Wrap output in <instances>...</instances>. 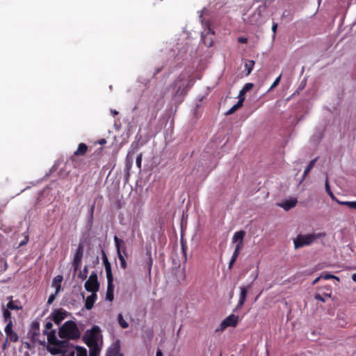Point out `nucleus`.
I'll return each instance as SVG.
<instances>
[{
  "mask_svg": "<svg viewBox=\"0 0 356 356\" xmlns=\"http://www.w3.org/2000/svg\"><path fill=\"white\" fill-rule=\"evenodd\" d=\"M99 329L94 326L90 333L84 337V341L89 348V356H99L102 349V342H99Z\"/></svg>",
  "mask_w": 356,
  "mask_h": 356,
  "instance_id": "nucleus-1",
  "label": "nucleus"
},
{
  "mask_svg": "<svg viewBox=\"0 0 356 356\" xmlns=\"http://www.w3.org/2000/svg\"><path fill=\"white\" fill-rule=\"evenodd\" d=\"M58 336L61 339L76 340L80 338L81 332L74 321H67L59 328Z\"/></svg>",
  "mask_w": 356,
  "mask_h": 356,
  "instance_id": "nucleus-2",
  "label": "nucleus"
},
{
  "mask_svg": "<svg viewBox=\"0 0 356 356\" xmlns=\"http://www.w3.org/2000/svg\"><path fill=\"white\" fill-rule=\"evenodd\" d=\"M102 254L107 278L106 300L111 302L114 299V284L111 265L104 250H102Z\"/></svg>",
  "mask_w": 356,
  "mask_h": 356,
  "instance_id": "nucleus-3",
  "label": "nucleus"
},
{
  "mask_svg": "<svg viewBox=\"0 0 356 356\" xmlns=\"http://www.w3.org/2000/svg\"><path fill=\"white\" fill-rule=\"evenodd\" d=\"M325 236V233H312L307 234H298L293 239L295 249L312 245L316 239Z\"/></svg>",
  "mask_w": 356,
  "mask_h": 356,
  "instance_id": "nucleus-4",
  "label": "nucleus"
},
{
  "mask_svg": "<svg viewBox=\"0 0 356 356\" xmlns=\"http://www.w3.org/2000/svg\"><path fill=\"white\" fill-rule=\"evenodd\" d=\"M266 10L265 4L259 5L257 9L250 15L246 20L248 24L254 26H260L264 22L263 14Z\"/></svg>",
  "mask_w": 356,
  "mask_h": 356,
  "instance_id": "nucleus-5",
  "label": "nucleus"
},
{
  "mask_svg": "<svg viewBox=\"0 0 356 356\" xmlns=\"http://www.w3.org/2000/svg\"><path fill=\"white\" fill-rule=\"evenodd\" d=\"M114 242L116 247L118 257L120 262V266L123 269L127 267L125 257H128L126 246L123 240L120 239L117 236H114Z\"/></svg>",
  "mask_w": 356,
  "mask_h": 356,
  "instance_id": "nucleus-6",
  "label": "nucleus"
},
{
  "mask_svg": "<svg viewBox=\"0 0 356 356\" xmlns=\"http://www.w3.org/2000/svg\"><path fill=\"white\" fill-rule=\"evenodd\" d=\"M187 82L188 81L181 76H179L174 81L173 87H174V90L175 91V94H174L175 97H178V96L183 97L186 95V93L188 92V89L186 88H187V85L188 83Z\"/></svg>",
  "mask_w": 356,
  "mask_h": 356,
  "instance_id": "nucleus-7",
  "label": "nucleus"
},
{
  "mask_svg": "<svg viewBox=\"0 0 356 356\" xmlns=\"http://www.w3.org/2000/svg\"><path fill=\"white\" fill-rule=\"evenodd\" d=\"M85 289L87 291L96 293L99 290V283L98 282L97 274L92 272L89 276L88 280L85 282Z\"/></svg>",
  "mask_w": 356,
  "mask_h": 356,
  "instance_id": "nucleus-8",
  "label": "nucleus"
},
{
  "mask_svg": "<svg viewBox=\"0 0 356 356\" xmlns=\"http://www.w3.org/2000/svg\"><path fill=\"white\" fill-rule=\"evenodd\" d=\"M83 251V245L82 243H79L77 249L76 250L72 261V266L74 272H76L81 267Z\"/></svg>",
  "mask_w": 356,
  "mask_h": 356,
  "instance_id": "nucleus-9",
  "label": "nucleus"
},
{
  "mask_svg": "<svg viewBox=\"0 0 356 356\" xmlns=\"http://www.w3.org/2000/svg\"><path fill=\"white\" fill-rule=\"evenodd\" d=\"M88 147L86 144L81 143L79 144L76 150L74 152L73 155L70 157L74 167L77 166V159L79 156H84L88 152Z\"/></svg>",
  "mask_w": 356,
  "mask_h": 356,
  "instance_id": "nucleus-10",
  "label": "nucleus"
},
{
  "mask_svg": "<svg viewBox=\"0 0 356 356\" xmlns=\"http://www.w3.org/2000/svg\"><path fill=\"white\" fill-rule=\"evenodd\" d=\"M238 322V316L230 314L225 318L220 325V330H223L227 327H236Z\"/></svg>",
  "mask_w": 356,
  "mask_h": 356,
  "instance_id": "nucleus-11",
  "label": "nucleus"
},
{
  "mask_svg": "<svg viewBox=\"0 0 356 356\" xmlns=\"http://www.w3.org/2000/svg\"><path fill=\"white\" fill-rule=\"evenodd\" d=\"M206 26L207 27V33H202V40L205 46L210 47L213 44V36L214 35V32L209 27V24H207Z\"/></svg>",
  "mask_w": 356,
  "mask_h": 356,
  "instance_id": "nucleus-12",
  "label": "nucleus"
},
{
  "mask_svg": "<svg viewBox=\"0 0 356 356\" xmlns=\"http://www.w3.org/2000/svg\"><path fill=\"white\" fill-rule=\"evenodd\" d=\"M67 346V341L58 340L57 343H56L55 348H50L49 351L53 355L60 354L65 352Z\"/></svg>",
  "mask_w": 356,
  "mask_h": 356,
  "instance_id": "nucleus-13",
  "label": "nucleus"
},
{
  "mask_svg": "<svg viewBox=\"0 0 356 356\" xmlns=\"http://www.w3.org/2000/svg\"><path fill=\"white\" fill-rule=\"evenodd\" d=\"M52 320L56 325H59L66 316V311L63 309L54 310L51 313Z\"/></svg>",
  "mask_w": 356,
  "mask_h": 356,
  "instance_id": "nucleus-14",
  "label": "nucleus"
},
{
  "mask_svg": "<svg viewBox=\"0 0 356 356\" xmlns=\"http://www.w3.org/2000/svg\"><path fill=\"white\" fill-rule=\"evenodd\" d=\"M13 325L6 324L4 331L6 334L7 339H8L12 342H17L19 340V337L17 334L13 331Z\"/></svg>",
  "mask_w": 356,
  "mask_h": 356,
  "instance_id": "nucleus-15",
  "label": "nucleus"
},
{
  "mask_svg": "<svg viewBox=\"0 0 356 356\" xmlns=\"http://www.w3.org/2000/svg\"><path fill=\"white\" fill-rule=\"evenodd\" d=\"M29 334L33 342L37 341V338L40 335V323L38 321H33L29 330Z\"/></svg>",
  "mask_w": 356,
  "mask_h": 356,
  "instance_id": "nucleus-16",
  "label": "nucleus"
},
{
  "mask_svg": "<svg viewBox=\"0 0 356 356\" xmlns=\"http://www.w3.org/2000/svg\"><path fill=\"white\" fill-rule=\"evenodd\" d=\"M250 288V284L247 286L246 287H245V286L241 287L240 297H239V300H238V305L236 306V309L241 308L242 306L244 305L245 300H246L247 294H248V290Z\"/></svg>",
  "mask_w": 356,
  "mask_h": 356,
  "instance_id": "nucleus-17",
  "label": "nucleus"
},
{
  "mask_svg": "<svg viewBox=\"0 0 356 356\" xmlns=\"http://www.w3.org/2000/svg\"><path fill=\"white\" fill-rule=\"evenodd\" d=\"M97 298V295L96 293H92L91 295L88 296L85 301V307L86 309H91L93 307V305Z\"/></svg>",
  "mask_w": 356,
  "mask_h": 356,
  "instance_id": "nucleus-18",
  "label": "nucleus"
},
{
  "mask_svg": "<svg viewBox=\"0 0 356 356\" xmlns=\"http://www.w3.org/2000/svg\"><path fill=\"white\" fill-rule=\"evenodd\" d=\"M297 202L298 201L296 199H291L282 202L281 204H280V207L283 208L285 211H289L293 208L296 205Z\"/></svg>",
  "mask_w": 356,
  "mask_h": 356,
  "instance_id": "nucleus-19",
  "label": "nucleus"
},
{
  "mask_svg": "<svg viewBox=\"0 0 356 356\" xmlns=\"http://www.w3.org/2000/svg\"><path fill=\"white\" fill-rule=\"evenodd\" d=\"M318 160V157H316L314 158V159H312L309 165L306 167L305 171H304V173L302 175V177L300 180V183H302L305 179V178L307 177V175L309 173V172L311 171V170L314 168V166L315 165L316 161Z\"/></svg>",
  "mask_w": 356,
  "mask_h": 356,
  "instance_id": "nucleus-20",
  "label": "nucleus"
},
{
  "mask_svg": "<svg viewBox=\"0 0 356 356\" xmlns=\"http://www.w3.org/2000/svg\"><path fill=\"white\" fill-rule=\"evenodd\" d=\"M44 334L47 335V340H48L49 343L51 345H53V346H56V343H57L58 339H57V338L56 337L55 331L54 330H52L50 332L44 331Z\"/></svg>",
  "mask_w": 356,
  "mask_h": 356,
  "instance_id": "nucleus-21",
  "label": "nucleus"
},
{
  "mask_svg": "<svg viewBox=\"0 0 356 356\" xmlns=\"http://www.w3.org/2000/svg\"><path fill=\"white\" fill-rule=\"evenodd\" d=\"M244 100H245V97H241L238 99V102L235 105H234L229 111H227L226 112V115H231V114L234 113L235 111H236L238 108H240L243 106Z\"/></svg>",
  "mask_w": 356,
  "mask_h": 356,
  "instance_id": "nucleus-22",
  "label": "nucleus"
},
{
  "mask_svg": "<svg viewBox=\"0 0 356 356\" xmlns=\"http://www.w3.org/2000/svg\"><path fill=\"white\" fill-rule=\"evenodd\" d=\"M244 100H245V97H241L238 99V102L235 105H234L229 111H227L226 112V115H231V114L234 113L235 111H236L238 108H240L243 106Z\"/></svg>",
  "mask_w": 356,
  "mask_h": 356,
  "instance_id": "nucleus-23",
  "label": "nucleus"
},
{
  "mask_svg": "<svg viewBox=\"0 0 356 356\" xmlns=\"http://www.w3.org/2000/svg\"><path fill=\"white\" fill-rule=\"evenodd\" d=\"M244 100H245V97H241L238 99V102L235 105H234L229 111H227L226 112V115H231V114L234 113L235 111H236L238 108H240L243 106Z\"/></svg>",
  "mask_w": 356,
  "mask_h": 356,
  "instance_id": "nucleus-24",
  "label": "nucleus"
},
{
  "mask_svg": "<svg viewBox=\"0 0 356 356\" xmlns=\"http://www.w3.org/2000/svg\"><path fill=\"white\" fill-rule=\"evenodd\" d=\"M244 100H245V97H241L238 99V102L235 105H234L229 111H227L226 112V115H231V114L234 113L235 111H236L238 108H240L243 106Z\"/></svg>",
  "mask_w": 356,
  "mask_h": 356,
  "instance_id": "nucleus-25",
  "label": "nucleus"
},
{
  "mask_svg": "<svg viewBox=\"0 0 356 356\" xmlns=\"http://www.w3.org/2000/svg\"><path fill=\"white\" fill-rule=\"evenodd\" d=\"M245 235V232L243 230H240L238 232H236L234 233L233 237H232V242L233 243H238V242H243V238Z\"/></svg>",
  "mask_w": 356,
  "mask_h": 356,
  "instance_id": "nucleus-26",
  "label": "nucleus"
},
{
  "mask_svg": "<svg viewBox=\"0 0 356 356\" xmlns=\"http://www.w3.org/2000/svg\"><path fill=\"white\" fill-rule=\"evenodd\" d=\"M106 356H122V355L120 353V346L116 345L109 348L106 352Z\"/></svg>",
  "mask_w": 356,
  "mask_h": 356,
  "instance_id": "nucleus-27",
  "label": "nucleus"
},
{
  "mask_svg": "<svg viewBox=\"0 0 356 356\" xmlns=\"http://www.w3.org/2000/svg\"><path fill=\"white\" fill-rule=\"evenodd\" d=\"M146 255L147 257V259L146 260V265L147 266L148 272H149V273H150L151 269H152V264H153V259H152V257L151 248L147 250Z\"/></svg>",
  "mask_w": 356,
  "mask_h": 356,
  "instance_id": "nucleus-28",
  "label": "nucleus"
},
{
  "mask_svg": "<svg viewBox=\"0 0 356 356\" xmlns=\"http://www.w3.org/2000/svg\"><path fill=\"white\" fill-rule=\"evenodd\" d=\"M3 318L4 322L7 323V324L13 325V321H12V314L11 312L8 309H4L3 312Z\"/></svg>",
  "mask_w": 356,
  "mask_h": 356,
  "instance_id": "nucleus-29",
  "label": "nucleus"
},
{
  "mask_svg": "<svg viewBox=\"0 0 356 356\" xmlns=\"http://www.w3.org/2000/svg\"><path fill=\"white\" fill-rule=\"evenodd\" d=\"M63 276L62 275H57L56 276L53 280V284L56 287V293H58L60 290V283L63 281Z\"/></svg>",
  "mask_w": 356,
  "mask_h": 356,
  "instance_id": "nucleus-30",
  "label": "nucleus"
},
{
  "mask_svg": "<svg viewBox=\"0 0 356 356\" xmlns=\"http://www.w3.org/2000/svg\"><path fill=\"white\" fill-rule=\"evenodd\" d=\"M13 296L8 297V299L10 300V301L8 302L6 307L8 310H20L22 309L21 306L16 305L14 302L12 300Z\"/></svg>",
  "mask_w": 356,
  "mask_h": 356,
  "instance_id": "nucleus-31",
  "label": "nucleus"
},
{
  "mask_svg": "<svg viewBox=\"0 0 356 356\" xmlns=\"http://www.w3.org/2000/svg\"><path fill=\"white\" fill-rule=\"evenodd\" d=\"M118 321L122 328H127L129 323L124 319L122 314H119L118 316Z\"/></svg>",
  "mask_w": 356,
  "mask_h": 356,
  "instance_id": "nucleus-32",
  "label": "nucleus"
},
{
  "mask_svg": "<svg viewBox=\"0 0 356 356\" xmlns=\"http://www.w3.org/2000/svg\"><path fill=\"white\" fill-rule=\"evenodd\" d=\"M254 61L252 60H248L245 64V69L247 70V74H250L252 70Z\"/></svg>",
  "mask_w": 356,
  "mask_h": 356,
  "instance_id": "nucleus-33",
  "label": "nucleus"
},
{
  "mask_svg": "<svg viewBox=\"0 0 356 356\" xmlns=\"http://www.w3.org/2000/svg\"><path fill=\"white\" fill-rule=\"evenodd\" d=\"M330 296H331L330 293H324L323 295H321L320 293H316L314 295V298L317 300L325 302V298H330Z\"/></svg>",
  "mask_w": 356,
  "mask_h": 356,
  "instance_id": "nucleus-34",
  "label": "nucleus"
},
{
  "mask_svg": "<svg viewBox=\"0 0 356 356\" xmlns=\"http://www.w3.org/2000/svg\"><path fill=\"white\" fill-rule=\"evenodd\" d=\"M8 268V264L5 259H0V274L6 271Z\"/></svg>",
  "mask_w": 356,
  "mask_h": 356,
  "instance_id": "nucleus-35",
  "label": "nucleus"
},
{
  "mask_svg": "<svg viewBox=\"0 0 356 356\" xmlns=\"http://www.w3.org/2000/svg\"><path fill=\"white\" fill-rule=\"evenodd\" d=\"M325 191L327 193V194L329 195V196L334 200H336V197L334 196V193H332V191H331L330 189V185H329V183H328V180L327 179H326L325 181Z\"/></svg>",
  "mask_w": 356,
  "mask_h": 356,
  "instance_id": "nucleus-36",
  "label": "nucleus"
},
{
  "mask_svg": "<svg viewBox=\"0 0 356 356\" xmlns=\"http://www.w3.org/2000/svg\"><path fill=\"white\" fill-rule=\"evenodd\" d=\"M280 80H281V74L275 79V80L274 81V82L273 83V84L271 85V86L270 87V88L268 89V91H270V90H273V88H275V87H277V85L280 83Z\"/></svg>",
  "mask_w": 356,
  "mask_h": 356,
  "instance_id": "nucleus-37",
  "label": "nucleus"
},
{
  "mask_svg": "<svg viewBox=\"0 0 356 356\" xmlns=\"http://www.w3.org/2000/svg\"><path fill=\"white\" fill-rule=\"evenodd\" d=\"M87 273H88V268H87V266H85L83 268V272L80 271V273L79 274V277H80L82 280H84L87 277Z\"/></svg>",
  "mask_w": 356,
  "mask_h": 356,
  "instance_id": "nucleus-38",
  "label": "nucleus"
},
{
  "mask_svg": "<svg viewBox=\"0 0 356 356\" xmlns=\"http://www.w3.org/2000/svg\"><path fill=\"white\" fill-rule=\"evenodd\" d=\"M77 356H87L86 349L83 348H77Z\"/></svg>",
  "mask_w": 356,
  "mask_h": 356,
  "instance_id": "nucleus-39",
  "label": "nucleus"
},
{
  "mask_svg": "<svg viewBox=\"0 0 356 356\" xmlns=\"http://www.w3.org/2000/svg\"><path fill=\"white\" fill-rule=\"evenodd\" d=\"M142 157H143V155L140 153V154H138L137 156V158H136V165L139 168V170L141 169Z\"/></svg>",
  "mask_w": 356,
  "mask_h": 356,
  "instance_id": "nucleus-40",
  "label": "nucleus"
},
{
  "mask_svg": "<svg viewBox=\"0 0 356 356\" xmlns=\"http://www.w3.org/2000/svg\"><path fill=\"white\" fill-rule=\"evenodd\" d=\"M321 277L323 278L324 280H330V279L339 280V278L337 277H336L335 275H330V274H328V273H326V274H324V275H321Z\"/></svg>",
  "mask_w": 356,
  "mask_h": 356,
  "instance_id": "nucleus-41",
  "label": "nucleus"
},
{
  "mask_svg": "<svg viewBox=\"0 0 356 356\" xmlns=\"http://www.w3.org/2000/svg\"><path fill=\"white\" fill-rule=\"evenodd\" d=\"M254 86V84L252 83H248L244 85L243 87V89L246 91V92L249 90H250Z\"/></svg>",
  "mask_w": 356,
  "mask_h": 356,
  "instance_id": "nucleus-42",
  "label": "nucleus"
},
{
  "mask_svg": "<svg viewBox=\"0 0 356 356\" xmlns=\"http://www.w3.org/2000/svg\"><path fill=\"white\" fill-rule=\"evenodd\" d=\"M58 293H56V291L55 292V293L54 294H51L48 298V301H47V303L49 305H51L52 304V302L54 301L55 298H56V296L57 295Z\"/></svg>",
  "mask_w": 356,
  "mask_h": 356,
  "instance_id": "nucleus-43",
  "label": "nucleus"
},
{
  "mask_svg": "<svg viewBox=\"0 0 356 356\" xmlns=\"http://www.w3.org/2000/svg\"><path fill=\"white\" fill-rule=\"evenodd\" d=\"M95 204L94 203L91 206V208H90V221H92V220H93V215H94V211H95Z\"/></svg>",
  "mask_w": 356,
  "mask_h": 356,
  "instance_id": "nucleus-44",
  "label": "nucleus"
},
{
  "mask_svg": "<svg viewBox=\"0 0 356 356\" xmlns=\"http://www.w3.org/2000/svg\"><path fill=\"white\" fill-rule=\"evenodd\" d=\"M347 206L350 209H356V201H348Z\"/></svg>",
  "mask_w": 356,
  "mask_h": 356,
  "instance_id": "nucleus-45",
  "label": "nucleus"
},
{
  "mask_svg": "<svg viewBox=\"0 0 356 356\" xmlns=\"http://www.w3.org/2000/svg\"><path fill=\"white\" fill-rule=\"evenodd\" d=\"M52 327H53V324H52V323H51V322H50V321H48V322H47V323H45V325H44V328H45V330H44V331H47V332H48V330H51V329L52 328Z\"/></svg>",
  "mask_w": 356,
  "mask_h": 356,
  "instance_id": "nucleus-46",
  "label": "nucleus"
},
{
  "mask_svg": "<svg viewBox=\"0 0 356 356\" xmlns=\"http://www.w3.org/2000/svg\"><path fill=\"white\" fill-rule=\"evenodd\" d=\"M243 248V242H238L236 243L235 250L237 251H241V250Z\"/></svg>",
  "mask_w": 356,
  "mask_h": 356,
  "instance_id": "nucleus-47",
  "label": "nucleus"
},
{
  "mask_svg": "<svg viewBox=\"0 0 356 356\" xmlns=\"http://www.w3.org/2000/svg\"><path fill=\"white\" fill-rule=\"evenodd\" d=\"M238 42L239 43H243V44H245L248 42V38H244V37H239L238 38Z\"/></svg>",
  "mask_w": 356,
  "mask_h": 356,
  "instance_id": "nucleus-48",
  "label": "nucleus"
},
{
  "mask_svg": "<svg viewBox=\"0 0 356 356\" xmlns=\"http://www.w3.org/2000/svg\"><path fill=\"white\" fill-rule=\"evenodd\" d=\"M239 254H240V251H237V250H234L233 254L232 256V259L236 260Z\"/></svg>",
  "mask_w": 356,
  "mask_h": 356,
  "instance_id": "nucleus-49",
  "label": "nucleus"
},
{
  "mask_svg": "<svg viewBox=\"0 0 356 356\" xmlns=\"http://www.w3.org/2000/svg\"><path fill=\"white\" fill-rule=\"evenodd\" d=\"M181 248H182V252L184 254L185 260H186V245H184L183 244V243H181Z\"/></svg>",
  "mask_w": 356,
  "mask_h": 356,
  "instance_id": "nucleus-50",
  "label": "nucleus"
},
{
  "mask_svg": "<svg viewBox=\"0 0 356 356\" xmlns=\"http://www.w3.org/2000/svg\"><path fill=\"white\" fill-rule=\"evenodd\" d=\"M339 204H341V205H346L347 206V204L348 202V201H340L339 200H337L336 198V200H334Z\"/></svg>",
  "mask_w": 356,
  "mask_h": 356,
  "instance_id": "nucleus-51",
  "label": "nucleus"
},
{
  "mask_svg": "<svg viewBox=\"0 0 356 356\" xmlns=\"http://www.w3.org/2000/svg\"><path fill=\"white\" fill-rule=\"evenodd\" d=\"M235 261H236L235 259H233L231 258L229 263V266H228L229 269H232Z\"/></svg>",
  "mask_w": 356,
  "mask_h": 356,
  "instance_id": "nucleus-52",
  "label": "nucleus"
},
{
  "mask_svg": "<svg viewBox=\"0 0 356 356\" xmlns=\"http://www.w3.org/2000/svg\"><path fill=\"white\" fill-rule=\"evenodd\" d=\"M277 23H273V24L272 26V31L274 33V34H275V33L277 31Z\"/></svg>",
  "mask_w": 356,
  "mask_h": 356,
  "instance_id": "nucleus-53",
  "label": "nucleus"
},
{
  "mask_svg": "<svg viewBox=\"0 0 356 356\" xmlns=\"http://www.w3.org/2000/svg\"><path fill=\"white\" fill-rule=\"evenodd\" d=\"M246 93V91H245L243 88L242 90H241L240 92H239V99L241 97H244V95Z\"/></svg>",
  "mask_w": 356,
  "mask_h": 356,
  "instance_id": "nucleus-54",
  "label": "nucleus"
},
{
  "mask_svg": "<svg viewBox=\"0 0 356 356\" xmlns=\"http://www.w3.org/2000/svg\"><path fill=\"white\" fill-rule=\"evenodd\" d=\"M99 145H104L106 143V140L104 139V138H102L100 139L98 142H97Z\"/></svg>",
  "mask_w": 356,
  "mask_h": 356,
  "instance_id": "nucleus-55",
  "label": "nucleus"
},
{
  "mask_svg": "<svg viewBox=\"0 0 356 356\" xmlns=\"http://www.w3.org/2000/svg\"><path fill=\"white\" fill-rule=\"evenodd\" d=\"M4 241V237L1 234H0V247L3 244Z\"/></svg>",
  "mask_w": 356,
  "mask_h": 356,
  "instance_id": "nucleus-56",
  "label": "nucleus"
},
{
  "mask_svg": "<svg viewBox=\"0 0 356 356\" xmlns=\"http://www.w3.org/2000/svg\"><path fill=\"white\" fill-rule=\"evenodd\" d=\"M321 278V276L316 277L312 282V284H316Z\"/></svg>",
  "mask_w": 356,
  "mask_h": 356,
  "instance_id": "nucleus-57",
  "label": "nucleus"
},
{
  "mask_svg": "<svg viewBox=\"0 0 356 356\" xmlns=\"http://www.w3.org/2000/svg\"><path fill=\"white\" fill-rule=\"evenodd\" d=\"M156 356H163L162 351L160 349L157 350Z\"/></svg>",
  "mask_w": 356,
  "mask_h": 356,
  "instance_id": "nucleus-58",
  "label": "nucleus"
},
{
  "mask_svg": "<svg viewBox=\"0 0 356 356\" xmlns=\"http://www.w3.org/2000/svg\"><path fill=\"white\" fill-rule=\"evenodd\" d=\"M352 279H353V281H355L356 282V273H354L352 275Z\"/></svg>",
  "mask_w": 356,
  "mask_h": 356,
  "instance_id": "nucleus-59",
  "label": "nucleus"
},
{
  "mask_svg": "<svg viewBox=\"0 0 356 356\" xmlns=\"http://www.w3.org/2000/svg\"><path fill=\"white\" fill-rule=\"evenodd\" d=\"M161 71L160 68H158L154 75L158 74Z\"/></svg>",
  "mask_w": 356,
  "mask_h": 356,
  "instance_id": "nucleus-60",
  "label": "nucleus"
},
{
  "mask_svg": "<svg viewBox=\"0 0 356 356\" xmlns=\"http://www.w3.org/2000/svg\"><path fill=\"white\" fill-rule=\"evenodd\" d=\"M113 113L114 115H115L118 114V112L117 111H113Z\"/></svg>",
  "mask_w": 356,
  "mask_h": 356,
  "instance_id": "nucleus-61",
  "label": "nucleus"
},
{
  "mask_svg": "<svg viewBox=\"0 0 356 356\" xmlns=\"http://www.w3.org/2000/svg\"><path fill=\"white\" fill-rule=\"evenodd\" d=\"M127 168L128 170H129L130 168H131V164L127 165Z\"/></svg>",
  "mask_w": 356,
  "mask_h": 356,
  "instance_id": "nucleus-62",
  "label": "nucleus"
},
{
  "mask_svg": "<svg viewBox=\"0 0 356 356\" xmlns=\"http://www.w3.org/2000/svg\"><path fill=\"white\" fill-rule=\"evenodd\" d=\"M257 276H258V272H257V273H256L255 278H257Z\"/></svg>",
  "mask_w": 356,
  "mask_h": 356,
  "instance_id": "nucleus-63",
  "label": "nucleus"
}]
</instances>
